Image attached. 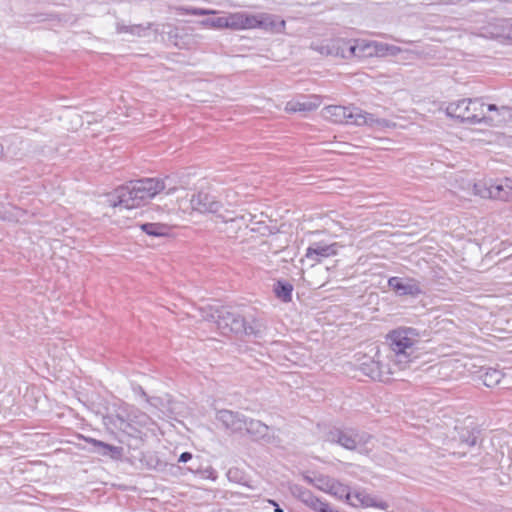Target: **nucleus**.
<instances>
[{
	"instance_id": "obj_1",
	"label": "nucleus",
	"mask_w": 512,
	"mask_h": 512,
	"mask_svg": "<svg viewBox=\"0 0 512 512\" xmlns=\"http://www.w3.org/2000/svg\"><path fill=\"white\" fill-rule=\"evenodd\" d=\"M386 339L390 347L388 363L371 361V365L376 367V370L371 368L369 372H366L371 378L380 381L387 379L386 375H393L407 369L413 360L418 358L420 333L412 327H399L390 331Z\"/></svg>"
},
{
	"instance_id": "obj_2",
	"label": "nucleus",
	"mask_w": 512,
	"mask_h": 512,
	"mask_svg": "<svg viewBox=\"0 0 512 512\" xmlns=\"http://www.w3.org/2000/svg\"><path fill=\"white\" fill-rule=\"evenodd\" d=\"M223 21L224 29L232 30H251L259 28L266 31L282 33L286 28L285 20L269 13H227L223 16Z\"/></svg>"
},
{
	"instance_id": "obj_3",
	"label": "nucleus",
	"mask_w": 512,
	"mask_h": 512,
	"mask_svg": "<svg viewBox=\"0 0 512 512\" xmlns=\"http://www.w3.org/2000/svg\"><path fill=\"white\" fill-rule=\"evenodd\" d=\"M485 107L486 104L481 98H464L450 102L446 107V114L449 117L470 124L500 125L503 119L497 116L486 115Z\"/></svg>"
},
{
	"instance_id": "obj_4",
	"label": "nucleus",
	"mask_w": 512,
	"mask_h": 512,
	"mask_svg": "<svg viewBox=\"0 0 512 512\" xmlns=\"http://www.w3.org/2000/svg\"><path fill=\"white\" fill-rule=\"evenodd\" d=\"M322 116L333 123L367 125L375 128L394 127L395 124L386 119L376 118L357 107L329 105L322 109Z\"/></svg>"
},
{
	"instance_id": "obj_5",
	"label": "nucleus",
	"mask_w": 512,
	"mask_h": 512,
	"mask_svg": "<svg viewBox=\"0 0 512 512\" xmlns=\"http://www.w3.org/2000/svg\"><path fill=\"white\" fill-rule=\"evenodd\" d=\"M212 312L207 315H202L203 319L215 323L216 328L223 335L230 333H245L246 335L254 334L251 326H246L244 319L236 313H233L225 308L210 309Z\"/></svg>"
},
{
	"instance_id": "obj_6",
	"label": "nucleus",
	"mask_w": 512,
	"mask_h": 512,
	"mask_svg": "<svg viewBox=\"0 0 512 512\" xmlns=\"http://www.w3.org/2000/svg\"><path fill=\"white\" fill-rule=\"evenodd\" d=\"M191 208L200 213H212L223 223L229 222H245V215H235L233 211L223 209V206L213 196L199 192L194 194L190 199Z\"/></svg>"
},
{
	"instance_id": "obj_7",
	"label": "nucleus",
	"mask_w": 512,
	"mask_h": 512,
	"mask_svg": "<svg viewBox=\"0 0 512 512\" xmlns=\"http://www.w3.org/2000/svg\"><path fill=\"white\" fill-rule=\"evenodd\" d=\"M371 436L366 433H358L354 430L333 429L327 434V441L337 443L348 450L366 451V445Z\"/></svg>"
},
{
	"instance_id": "obj_8",
	"label": "nucleus",
	"mask_w": 512,
	"mask_h": 512,
	"mask_svg": "<svg viewBox=\"0 0 512 512\" xmlns=\"http://www.w3.org/2000/svg\"><path fill=\"white\" fill-rule=\"evenodd\" d=\"M472 188V193L476 196L486 199L506 200L511 196L512 181L505 179L501 182H478L468 184Z\"/></svg>"
},
{
	"instance_id": "obj_9",
	"label": "nucleus",
	"mask_w": 512,
	"mask_h": 512,
	"mask_svg": "<svg viewBox=\"0 0 512 512\" xmlns=\"http://www.w3.org/2000/svg\"><path fill=\"white\" fill-rule=\"evenodd\" d=\"M352 55L356 57H370L373 55L376 56H386L392 55L395 56L400 52V48L394 45H389L386 43L380 42H366L356 41L349 48Z\"/></svg>"
},
{
	"instance_id": "obj_10",
	"label": "nucleus",
	"mask_w": 512,
	"mask_h": 512,
	"mask_svg": "<svg viewBox=\"0 0 512 512\" xmlns=\"http://www.w3.org/2000/svg\"><path fill=\"white\" fill-rule=\"evenodd\" d=\"M131 182L133 186H135V194L138 195L142 205H145L157 194L166 189L165 181L158 178H144Z\"/></svg>"
},
{
	"instance_id": "obj_11",
	"label": "nucleus",
	"mask_w": 512,
	"mask_h": 512,
	"mask_svg": "<svg viewBox=\"0 0 512 512\" xmlns=\"http://www.w3.org/2000/svg\"><path fill=\"white\" fill-rule=\"evenodd\" d=\"M340 247L337 242H314L306 249L305 259L310 261L311 265H314L325 258L336 255Z\"/></svg>"
},
{
	"instance_id": "obj_12",
	"label": "nucleus",
	"mask_w": 512,
	"mask_h": 512,
	"mask_svg": "<svg viewBox=\"0 0 512 512\" xmlns=\"http://www.w3.org/2000/svg\"><path fill=\"white\" fill-rule=\"evenodd\" d=\"M291 491L292 494L304 505L316 512H339L338 510L333 509L328 502L320 499L311 491L301 486L295 485Z\"/></svg>"
},
{
	"instance_id": "obj_13",
	"label": "nucleus",
	"mask_w": 512,
	"mask_h": 512,
	"mask_svg": "<svg viewBox=\"0 0 512 512\" xmlns=\"http://www.w3.org/2000/svg\"><path fill=\"white\" fill-rule=\"evenodd\" d=\"M111 205L120 209H134L142 206L138 195L135 194V186H133L132 182L116 190L115 199Z\"/></svg>"
},
{
	"instance_id": "obj_14",
	"label": "nucleus",
	"mask_w": 512,
	"mask_h": 512,
	"mask_svg": "<svg viewBox=\"0 0 512 512\" xmlns=\"http://www.w3.org/2000/svg\"><path fill=\"white\" fill-rule=\"evenodd\" d=\"M352 498L351 500L347 501V504L353 506V507H362V508H378L381 510H387L389 508V504L370 493H368L364 489H358L353 492H351Z\"/></svg>"
},
{
	"instance_id": "obj_15",
	"label": "nucleus",
	"mask_w": 512,
	"mask_h": 512,
	"mask_svg": "<svg viewBox=\"0 0 512 512\" xmlns=\"http://www.w3.org/2000/svg\"><path fill=\"white\" fill-rule=\"evenodd\" d=\"M388 286L398 296L416 297L422 293L419 282L413 278H401L394 276L388 279Z\"/></svg>"
},
{
	"instance_id": "obj_16",
	"label": "nucleus",
	"mask_w": 512,
	"mask_h": 512,
	"mask_svg": "<svg viewBox=\"0 0 512 512\" xmlns=\"http://www.w3.org/2000/svg\"><path fill=\"white\" fill-rule=\"evenodd\" d=\"M216 419L232 433L242 432L246 423V418L242 414L226 409L217 411Z\"/></svg>"
},
{
	"instance_id": "obj_17",
	"label": "nucleus",
	"mask_w": 512,
	"mask_h": 512,
	"mask_svg": "<svg viewBox=\"0 0 512 512\" xmlns=\"http://www.w3.org/2000/svg\"><path fill=\"white\" fill-rule=\"evenodd\" d=\"M244 430L255 440L271 441L270 428L259 420L246 419Z\"/></svg>"
},
{
	"instance_id": "obj_18",
	"label": "nucleus",
	"mask_w": 512,
	"mask_h": 512,
	"mask_svg": "<svg viewBox=\"0 0 512 512\" xmlns=\"http://www.w3.org/2000/svg\"><path fill=\"white\" fill-rule=\"evenodd\" d=\"M321 104L320 98L312 96L304 100H292L286 103L285 111L288 113L293 112H308L317 109Z\"/></svg>"
},
{
	"instance_id": "obj_19",
	"label": "nucleus",
	"mask_w": 512,
	"mask_h": 512,
	"mask_svg": "<svg viewBox=\"0 0 512 512\" xmlns=\"http://www.w3.org/2000/svg\"><path fill=\"white\" fill-rule=\"evenodd\" d=\"M492 38L508 40L512 42V24L507 20H498L491 26Z\"/></svg>"
},
{
	"instance_id": "obj_20",
	"label": "nucleus",
	"mask_w": 512,
	"mask_h": 512,
	"mask_svg": "<svg viewBox=\"0 0 512 512\" xmlns=\"http://www.w3.org/2000/svg\"><path fill=\"white\" fill-rule=\"evenodd\" d=\"M88 443L92 444L94 447L97 448V452L103 456L110 455L113 458H118L122 454V448L113 446L110 444H107L105 442H102L100 440H96L94 438H86L85 439Z\"/></svg>"
},
{
	"instance_id": "obj_21",
	"label": "nucleus",
	"mask_w": 512,
	"mask_h": 512,
	"mask_svg": "<svg viewBox=\"0 0 512 512\" xmlns=\"http://www.w3.org/2000/svg\"><path fill=\"white\" fill-rule=\"evenodd\" d=\"M327 494H329L339 500H345L346 503H347V501L351 500V498H352L349 486L339 482L338 480H336L334 478L332 479V482L330 483L329 491L327 492Z\"/></svg>"
},
{
	"instance_id": "obj_22",
	"label": "nucleus",
	"mask_w": 512,
	"mask_h": 512,
	"mask_svg": "<svg viewBox=\"0 0 512 512\" xmlns=\"http://www.w3.org/2000/svg\"><path fill=\"white\" fill-rule=\"evenodd\" d=\"M304 479L318 490L327 493L333 478L323 474H315L314 476L306 475Z\"/></svg>"
},
{
	"instance_id": "obj_23",
	"label": "nucleus",
	"mask_w": 512,
	"mask_h": 512,
	"mask_svg": "<svg viewBox=\"0 0 512 512\" xmlns=\"http://www.w3.org/2000/svg\"><path fill=\"white\" fill-rule=\"evenodd\" d=\"M141 229L150 236H166L169 233V227L161 223H145L141 225Z\"/></svg>"
},
{
	"instance_id": "obj_24",
	"label": "nucleus",
	"mask_w": 512,
	"mask_h": 512,
	"mask_svg": "<svg viewBox=\"0 0 512 512\" xmlns=\"http://www.w3.org/2000/svg\"><path fill=\"white\" fill-rule=\"evenodd\" d=\"M481 378L485 386L494 387L502 380L503 373L500 370L488 368Z\"/></svg>"
},
{
	"instance_id": "obj_25",
	"label": "nucleus",
	"mask_w": 512,
	"mask_h": 512,
	"mask_svg": "<svg viewBox=\"0 0 512 512\" xmlns=\"http://www.w3.org/2000/svg\"><path fill=\"white\" fill-rule=\"evenodd\" d=\"M293 286L289 283L278 281L274 287V292L278 298L284 302H289L292 299Z\"/></svg>"
},
{
	"instance_id": "obj_26",
	"label": "nucleus",
	"mask_w": 512,
	"mask_h": 512,
	"mask_svg": "<svg viewBox=\"0 0 512 512\" xmlns=\"http://www.w3.org/2000/svg\"><path fill=\"white\" fill-rule=\"evenodd\" d=\"M485 112H486V115L497 116L499 118H502L503 120L500 124L505 122L506 119L511 116L510 109L508 107H506V106L497 107L494 104H486Z\"/></svg>"
},
{
	"instance_id": "obj_27",
	"label": "nucleus",
	"mask_w": 512,
	"mask_h": 512,
	"mask_svg": "<svg viewBox=\"0 0 512 512\" xmlns=\"http://www.w3.org/2000/svg\"><path fill=\"white\" fill-rule=\"evenodd\" d=\"M200 24L207 28H213V29H224V21L223 16L220 17H214V18H207L205 20H202Z\"/></svg>"
},
{
	"instance_id": "obj_28",
	"label": "nucleus",
	"mask_w": 512,
	"mask_h": 512,
	"mask_svg": "<svg viewBox=\"0 0 512 512\" xmlns=\"http://www.w3.org/2000/svg\"><path fill=\"white\" fill-rule=\"evenodd\" d=\"M7 214L8 215H14L13 219H6L7 221H16V222H19L22 220V218L26 215V211L21 209V208H18L16 206H13V205H8V210H7Z\"/></svg>"
},
{
	"instance_id": "obj_29",
	"label": "nucleus",
	"mask_w": 512,
	"mask_h": 512,
	"mask_svg": "<svg viewBox=\"0 0 512 512\" xmlns=\"http://www.w3.org/2000/svg\"><path fill=\"white\" fill-rule=\"evenodd\" d=\"M184 12H185V14L197 15V16L214 15L217 13L215 10L203 9V8H186V9H184Z\"/></svg>"
},
{
	"instance_id": "obj_30",
	"label": "nucleus",
	"mask_w": 512,
	"mask_h": 512,
	"mask_svg": "<svg viewBox=\"0 0 512 512\" xmlns=\"http://www.w3.org/2000/svg\"><path fill=\"white\" fill-rule=\"evenodd\" d=\"M133 421L141 427H149L153 424L152 419L145 413H139Z\"/></svg>"
},
{
	"instance_id": "obj_31",
	"label": "nucleus",
	"mask_w": 512,
	"mask_h": 512,
	"mask_svg": "<svg viewBox=\"0 0 512 512\" xmlns=\"http://www.w3.org/2000/svg\"><path fill=\"white\" fill-rule=\"evenodd\" d=\"M7 210H8V205H4L3 203L0 202V219L1 220H6V219H13L14 215H8L7 214Z\"/></svg>"
},
{
	"instance_id": "obj_32",
	"label": "nucleus",
	"mask_w": 512,
	"mask_h": 512,
	"mask_svg": "<svg viewBox=\"0 0 512 512\" xmlns=\"http://www.w3.org/2000/svg\"><path fill=\"white\" fill-rule=\"evenodd\" d=\"M144 32H145V28H143L141 26L131 27V33L136 34L138 36L143 35Z\"/></svg>"
},
{
	"instance_id": "obj_33",
	"label": "nucleus",
	"mask_w": 512,
	"mask_h": 512,
	"mask_svg": "<svg viewBox=\"0 0 512 512\" xmlns=\"http://www.w3.org/2000/svg\"><path fill=\"white\" fill-rule=\"evenodd\" d=\"M192 458V454L189 453V452H184L180 455L179 457V462H182V463H185L187 461H189L190 459Z\"/></svg>"
},
{
	"instance_id": "obj_34",
	"label": "nucleus",
	"mask_w": 512,
	"mask_h": 512,
	"mask_svg": "<svg viewBox=\"0 0 512 512\" xmlns=\"http://www.w3.org/2000/svg\"><path fill=\"white\" fill-rule=\"evenodd\" d=\"M465 442L469 447H472L476 444L477 438L474 435H470Z\"/></svg>"
},
{
	"instance_id": "obj_35",
	"label": "nucleus",
	"mask_w": 512,
	"mask_h": 512,
	"mask_svg": "<svg viewBox=\"0 0 512 512\" xmlns=\"http://www.w3.org/2000/svg\"><path fill=\"white\" fill-rule=\"evenodd\" d=\"M269 503L275 507V512H283V509L274 500H269Z\"/></svg>"
},
{
	"instance_id": "obj_36",
	"label": "nucleus",
	"mask_w": 512,
	"mask_h": 512,
	"mask_svg": "<svg viewBox=\"0 0 512 512\" xmlns=\"http://www.w3.org/2000/svg\"><path fill=\"white\" fill-rule=\"evenodd\" d=\"M175 191V187L168 188L167 194H171Z\"/></svg>"
},
{
	"instance_id": "obj_37",
	"label": "nucleus",
	"mask_w": 512,
	"mask_h": 512,
	"mask_svg": "<svg viewBox=\"0 0 512 512\" xmlns=\"http://www.w3.org/2000/svg\"><path fill=\"white\" fill-rule=\"evenodd\" d=\"M3 156V145L0 144V159L2 158Z\"/></svg>"
}]
</instances>
